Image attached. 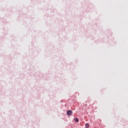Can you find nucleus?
Returning <instances> with one entry per match:
<instances>
[{
	"mask_svg": "<svg viewBox=\"0 0 128 128\" xmlns=\"http://www.w3.org/2000/svg\"><path fill=\"white\" fill-rule=\"evenodd\" d=\"M72 114V112L70 110H68L67 111V114L68 116H71Z\"/></svg>",
	"mask_w": 128,
	"mask_h": 128,
	"instance_id": "1",
	"label": "nucleus"
},
{
	"mask_svg": "<svg viewBox=\"0 0 128 128\" xmlns=\"http://www.w3.org/2000/svg\"><path fill=\"white\" fill-rule=\"evenodd\" d=\"M85 126H86L85 128H88L90 126L89 124L86 123V124H85Z\"/></svg>",
	"mask_w": 128,
	"mask_h": 128,
	"instance_id": "3",
	"label": "nucleus"
},
{
	"mask_svg": "<svg viewBox=\"0 0 128 128\" xmlns=\"http://www.w3.org/2000/svg\"><path fill=\"white\" fill-rule=\"evenodd\" d=\"M74 120L76 122H79V120L78 118H74Z\"/></svg>",
	"mask_w": 128,
	"mask_h": 128,
	"instance_id": "2",
	"label": "nucleus"
}]
</instances>
